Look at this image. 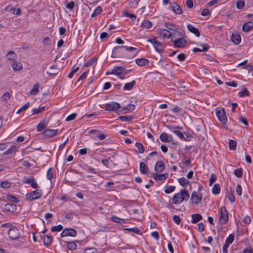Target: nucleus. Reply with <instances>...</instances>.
Instances as JSON below:
<instances>
[{
    "label": "nucleus",
    "instance_id": "obj_1",
    "mask_svg": "<svg viewBox=\"0 0 253 253\" xmlns=\"http://www.w3.org/2000/svg\"><path fill=\"white\" fill-rule=\"evenodd\" d=\"M124 49L126 51H132L136 50V48L126 45L117 46L113 49L111 56L113 58L124 57L125 55Z\"/></svg>",
    "mask_w": 253,
    "mask_h": 253
},
{
    "label": "nucleus",
    "instance_id": "obj_2",
    "mask_svg": "<svg viewBox=\"0 0 253 253\" xmlns=\"http://www.w3.org/2000/svg\"><path fill=\"white\" fill-rule=\"evenodd\" d=\"M42 195V190L37 189L32 191L30 192L27 193L26 195V198L27 199L32 201L35 200L40 198Z\"/></svg>",
    "mask_w": 253,
    "mask_h": 253
},
{
    "label": "nucleus",
    "instance_id": "obj_3",
    "mask_svg": "<svg viewBox=\"0 0 253 253\" xmlns=\"http://www.w3.org/2000/svg\"><path fill=\"white\" fill-rule=\"evenodd\" d=\"M215 113L219 121L223 124L226 125L227 122V118L223 108H217L215 109Z\"/></svg>",
    "mask_w": 253,
    "mask_h": 253
},
{
    "label": "nucleus",
    "instance_id": "obj_4",
    "mask_svg": "<svg viewBox=\"0 0 253 253\" xmlns=\"http://www.w3.org/2000/svg\"><path fill=\"white\" fill-rule=\"evenodd\" d=\"M228 220V212L225 207L222 206L220 208V214L219 216V221L222 224H225Z\"/></svg>",
    "mask_w": 253,
    "mask_h": 253
},
{
    "label": "nucleus",
    "instance_id": "obj_5",
    "mask_svg": "<svg viewBox=\"0 0 253 253\" xmlns=\"http://www.w3.org/2000/svg\"><path fill=\"white\" fill-rule=\"evenodd\" d=\"M19 230L15 227H11L8 231L7 234L10 240H16L19 238Z\"/></svg>",
    "mask_w": 253,
    "mask_h": 253
},
{
    "label": "nucleus",
    "instance_id": "obj_6",
    "mask_svg": "<svg viewBox=\"0 0 253 253\" xmlns=\"http://www.w3.org/2000/svg\"><path fill=\"white\" fill-rule=\"evenodd\" d=\"M77 235L76 231L73 228H65L61 233V237L67 236L75 237Z\"/></svg>",
    "mask_w": 253,
    "mask_h": 253
},
{
    "label": "nucleus",
    "instance_id": "obj_7",
    "mask_svg": "<svg viewBox=\"0 0 253 253\" xmlns=\"http://www.w3.org/2000/svg\"><path fill=\"white\" fill-rule=\"evenodd\" d=\"M120 108L121 106L119 103L112 102L106 105L105 110L108 111H116Z\"/></svg>",
    "mask_w": 253,
    "mask_h": 253
},
{
    "label": "nucleus",
    "instance_id": "obj_8",
    "mask_svg": "<svg viewBox=\"0 0 253 253\" xmlns=\"http://www.w3.org/2000/svg\"><path fill=\"white\" fill-rule=\"evenodd\" d=\"M24 183L30 184L31 187L33 188L36 189L38 187V184L35 182V179L33 176H31L26 179L25 177L23 180Z\"/></svg>",
    "mask_w": 253,
    "mask_h": 253
},
{
    "label": "nucleus",
    "instance_id": "obj_9",
    "mask_svg": "<svg viewBox=\"0 0 253 253\" xmlns=\"http://www.w3.org/2000/svg\"><path fill=\"white\" fill-rule=\"evenodd\" d=\"M173 44L176 47L182 48L187 44V41L183 38H179L173 41Z\"/></svg>",
    "mask_w": 253,
    "mask_h": 253
},
{
    "label": "nucleus",
    "instance_id": "obj_10",
    "mask_svg": "<svg viewBox=\"0 0 253 253\" xmlns=\"http://www.w3.org/2000/svg\"><path fill=\"white\" fill-rule=\"evenodd\" d=\"M126 71V69L122 66H115L111 71V73L117 76L120 75L123 73V71Z\"/></svg>",
    "mask_w": 253,
    "mask_h": 253
},
{
    "label": "nucleus",
    "instance_id": "obj_11",
    "mask_svg": "<svg viewBox=\"0 0 253 253\" xmlns=\"http://www.w3.org/2000/svg\"><path fill=\"white\" fill-rule=\"evenodd\" d=\"M164 163L161 161H158L155 164V170L157 172H162L165 169Z\"/></svg>",
    "mask_w": 253,
    "mask_h": 253
},
{
    "label": "nucleus",
    "instance_id": "obj_12",
    "mask_svg": "<svg viewBox=\"0 0 253 253\" xmlns=\"http://www.w3.org/2000/svg\"><path fill=\"white\" fill-rule=\"evenodd\" d=\"M201 199L202 195H197L195 192L192 193L191 200L193 203H195L196 205H197L201 202Z\"/></svg>",
    "mask_w": 253,
    "mask_h": 253
},
{
    "label": "nucleus",
    "instance_id": "obj_13",
    "mask_svg": "<svg viewBox=\"0 0 253 253\" xmlns=\"http://www.w3.org/2000/svg\"><path fill=\"white\" fill-rule=\"evenodd\" d=\"M58 132V129H46L43 132V135L47 137H51L55 135Z\"/></svg>",
    "mask_w": 253,
    "mask_h": 253
},
{
    "label": "nucleus",
    "instance_id": "obj_14",
    "mask_svg": "<svg viewBox=\"0 0 253 253\" xmlns=\"http://www.w3.org/2000/svg\"><path fill=\"white\" fill-rule=\"evenodd\" d=\"M139 170L141 173L147 174L149 172V168L143 162H140L139 165Z\"/></svg>",
    "mask_w": 253,
    "mask_h": 253
},
{
    "label": "nucleus",
    "instance_id": "obj_15",
    "mask_svg": "<svg viewBox=\"0 0 253 253\" xmlns=\"http://www.w3.org/2000/svg\"><path fill=\"white\" fill-rule=\"evenodd\" d=\"M187 28L190 32L194 34L196 37H200V33L199 32V30L197 28L193 26L191 24H188L187 25Z\"/></svg>",
    "mask_w": 253,
    "mask_h": 253
},
{
    "label": "nucleus",
    "instance_id": "obj_16",
    "mask_svg": "<svg viewBox=\"0 0 253 253\" xmlns=\"http://www.w3.org/2000/svg\"><path fill=\"white\" fill-rule=\"evenodd\" d=\"M168 176V173L165 174H157V173H153V177L154 179L156 180H160L163 181L165 180Z\"/></svg>",
    "mask_w": 253,
    "mask_h": 253
},
{
    "label": "nucleus",
    "instance_id": "obj_17",
    "mask_svg": "<svg viewBox=\"0 0 253 253\" xmlns=\"http://www.w3.org/2000/svg\"><path fill=\"white\" fill-rule=\"evenodd\" d=\"M172 137L169 136L167 133L163 132L160 136V139L162 142H169L171 141Z\"/></svg>",
    "mask_w": 253,
    "mask_h": 253
},
{
    "label": "nucleus",
    "instance_id": "obj_18",
    "mask_svg": "<svg viewBox=\"0 0 253 253\" xmlns=\"http://www.w3.org/2000/svg\"><path fill=\"white\" fill-rule=\"evenodd\" d=\"M4 210L7 211L13 212L16 210V206L14 204L7 203L4 205Z\"/></svg>",
    "mask_w": 253,
    "mask_h": 253
},
{
    "label": "nucleus",
    "instance_id": "obj_19",
    "mask_svg": "<svg viewBox=\"0 0 253 253\" xmlns=\"http://www.w3.org/2000/svg\"><path fill=\"white\" fill-rule=\"evenodd\" d=\"M43 244L45 246H48L51 244L52 241V237L48 235H44L43 236Z\"/></svg>",
    "mask_w": 253,
    "mask_h": 253
},
{
    "label": "nucleus",
    "instance_id": "obj_20",
    "mask_svg": "<svg viewBox=\"0 0 253 253\" xmlns=\"http://www.w3.org/2000/svg\"><path fill=\"white\" fill-rule=\"evenodd\" d=\"M171 10L176 14H181L182 12V9L180 6L177 4L176 3H174L172 5H171Z\"/></svg>",
    "mask_w": 253,
    "mask_h": 253
},
{
    "label": "nucleus",
    "instance_id": "obj_21",
    "mask_svg": "<svg viewBox=\"0 0 253 253\" xmlns=\"http://www.w3.org/2000/svg\"><path fill=\"white\" fill-rule=\"evenodd\" d=\"M253 28V23L249 21L245 23L242 26V29L244 32H249Z\"/></svg>",
    "mask_w": 253,
    "mask_h": 253
},
{
    "label": "nucleus",
    "instance_id": "obj_22",
    "mask_svg": "<svg viewBox=\"0 0 253 253\" xmlns=\"http://www.w3.org/2000/svg\"><path fill=\"white\" fill-rule=\"evenodd\" d=\"M135 63L139 66H143L149 63V60L146 58H138L135 59Z\"/></svg>",
    "mask_w": 253,
    "mask_h": 253
},
{
    "label": "nucleus",
    "instance_id": "obj_23",
    "mask_svg": "<svg viewBox=\"0 0 253 253\" xmlns=\"http://www.w3.org/2000/svg\"><path fill=\"white\" fill-rule=\"evenodd\" d=\"M7 59L10 61H14L17 57V55L12 50L9 51L6 54Z\"/></svg>",
    "mask_w": 253,
    "mask_h": 253
},
{
    "label": "nucleus",
    "instance_id": "obj_24",
    "mask_svg": "<svg viewBox=\"0 0 253 253\" xmlns=\"http://www.w3.org/2000/svg\"><path fill=\"white\" fill-rule=\"evenodd\" d=\"M192 220L191 222L193 224L197 223L203 218L201 214L197 213L193 214L192 215Z\"/></svg>",
    "mask_w": 253,
    "mask_h": 253
},
{
    "label": "nucleus",
    "instance_id": "obj_25",
    "mask_svg": "<svg viewBox=\"0 0 253 253\" xmlns=\"http://www.w3.org/2000/svg\"><path fill=\"white\" fill-rule=\"evenodd\" d=\"M135 106L134 104H128L126 106L122 108V111L125 113L131 112L134 110Z\"/></svg>",
    "mask_w": 253,
    "mask_h": 253
},
{
    "label": "nucleus",
    "instance_id": "obj_26",
    "mask_svg": "<svg viewBox=\"0 0 253 253\" xmlns=\"http://www.w3.org/2000/svg\"><path fill=\"white\" fill-rule=\"evenodd\" d=\"M245 68L246 70H243V71H240V72L241 74H242L243 75H246L249 73L251 71H253V66H252L251 64H247L246 66H245Z\"/></svg>",
    "mask_w": 253,
    "mask_h": 253
},
{
    "label": "nucleus",
    "instance_id": "obj_27",
    "mask_svg": "<svg viewBox=\"0 0 253 253\" xmlns=\"http://www.w3.org/2000/svg\"><path fill=\"white\" fill-rule=\"evenodd\" d=\"M160 35L163 38H169L171 35V33L168 30L162 29L160 31Z\"/></svg>",
    "mask_w": 253,
    "mask_h": 253
},
{
    "label": "nucleus",
    "instance_id": "obj_28",
    "mask_svg": "<svg viewBox=\"0 0 253 253\" xmlns=\"http://www.w3.org/2000/svg\"><path fill=\"white\" fill-rule=\"evenodd\" d=\"M135 84L136 82L135 81H132L130 83H126L124 85V89L125 90H130L135 85Z\"/></svg>",
    "mask_w": 253,
    "mask_h": 253
},
{
    "label": "nucleus",
    "instance_id": "obj_29",
    "mask_svg": "<svg viewBox=\"0 0 253 253\" xmlns=\"http://www.w3.org/2000/svg\"><path fill=\"white\" fill-rule=\"evenodd\" d=\"M12 67L13 70L17 71L21 70L22 69L23 66L20 62H14L12 64Z\"/></svg>",
    "mask_w": 253,
    "mask_h": 253
},
{
    "label": "nucleus",
    "instance_id": "obj_30",
    "mask_svg": "<svg viewBox=\"0 0 253 253\" xmlns=\"http://www.w3.org/2000/svg\"><path fill=\"white\" fill-rule=\"evenodd\" d=\"M111 220L114 222L117 223H125L126 222L125 220L121 218H119L118 216L115 215L112 216L110 218Z\"/></svg>",
    "mask_w": 253,
    "mask_h": 253
},
{
    "label": "nucleus",
    "instance_id": "obj_31",
    "mask_svg": "<svg viewBox=\"0 0 253 253\" xmlns=\"http://www.w3.org/2000/svg\"><path fill=\"white\" fill-rule=\"evenodd\" d=\"M250 95V92L247 90V88L246 87H244L242 90L238 92V95L241 97L244 96H249Z\"/></svg>",
    "mask_w": 253,
    "mask_h": 253
},
{
    "label": "nucleus",
    "instance_id": "obj_32",
    "mask_svg": "<svg viewBox=\"0 0 253 253\" xmlns=\"http://www.w3.org/2000/svg\"><path fill=\"white\" fill-rule=\"evenodd\" d=\"M56 65H53L50 67V69L51 70H53L54 71H52L50 72H47V73L49 76H51L53 75H56L58 73L59 71L58 69L56 68Z\"/></svg>",
    "mask_w": 253,
    "mask_h": 253
},
{
    "label": "nucleus",
    "instance_id": "obj_33",
    "mask_svg": "<svg viewBox=\"0 0 253 253\" xmlns=\"http://www.w3.org/2000/svg\"><path fill=\"white\" fill-rule=\"evenodd\" d=\"M46 125L47 123L45 120H43L42 122H40L37 126V130L38 131H42L45 129Z\"/></svg>",
    "mask_w": 253,
    "mask_h": 253
},
{
    "label": "nucleus",
    "instance_id": "obj_34",
    "mask_svg": "<svg viewBox=\"0 0 253 253\" xmlns=\"http://www.w3.org/2000/svg\"><path fill=\"white\" fill-rule=\"evenodd\" d=\"M39 86L40 85H39V84L38 83H36L34 85L32 89L30 91L31 94H33V95H36L37 93H38L39 92Z\"/></svg>",
    "mask_w": 253,
    "mask_h": 253
},
{
    "label": "nucleus",
    "instance_id": "obj_35",
    "mask_svg": "<svg viewBox=\"0 0 253 253\" xmlns=\"http://www.w3.org/2000/svg\"><path fill=\"white\" fill-rule=\"evenodd\" d=\"M67 246L69 250H74L76 249L77 245L75 241H70L67 242Z\"/></svg>",
    "mask_w": 253,
    "mask_h": 253
},
{
    "label": "nucleus",
    "instance_id": "obj_36",
    "mask_svg": "<svg viewBox=\"0 0 253 253\" xmlns=\"http://www.w3.org/2000/svg\"><path fill=\"white\" fill-rule=\"evenodd\" d=\"M142 27L149 29L152 27V23L148 20H144L141 24Z\"/></svg>",
    "mask_w": 253,
    "mask_h": 253
},
{
    "label": "nucleus",
    "instance_id": "obj_37",
    "mask_svg": "<svg viewBox=\"0 0 253 253\" xmlns=\"http://www.w3.org/2000/svg\"><path fill=\"white\" fill-rule=\"evenodd\" d=\"M153 46H154L155 50L159 53H161L164 50L162 48L161 43L157 40L156 44H154Z\"/></svg>",
    "mask_w": 253,
    "mask_h": 253
},
{
    "label": "nucleus",
    "instance_id": "obj_38",
    "mask_svg": "<svg viewBox=\"0 0 253 253\" xmlns=\"http://www.w3.org/2000/svg\"><path fill=\"white\" fill-rule=\"evenodd\" d=\"M178 182L179 184L182 186L183 187H185L186 185H188L189 184V181L187 180L184 177H181L178 179Z\"/></svg>",
    "mask_w": 253,
    "mask_h": 253
},
{
    "label": "nucleus",
    "instance_id": "obj_39",
    "mask_svg": "<svg viewBox=\"0 0 253 253\" xmlns=\"http://www.w3.org/2000/svg\"><path fill=\"white\" fill-rule=\"evenodd\" d=\"M220 191V187L218 184H215L212 188V192L213 194H218L219 193Z\"/></svg>",
    "mask_w": 253,
    "mask_h": 253
},
{
    "label": "nucleus",
    "instance_id": "obj_40",
    "mask_svg": "<svg viewBox=\"0 0 253 253\" xmlns=\"http://www.w3.org/2000/svg\"><path fill=\"white\" fill-rule=\"evenodd\" d=\"M135 145L138 148V151L139 153H143L145 151L144 147L141 143L137 142Z\"/></svg>",
    "mask_w": 253,
    "mask_h": 253
},
{
    "label": "nucleus",
    "instance_id": "obj_41",
    "mask_svg": "<svg viewBox=\"0 0 253 253\" xmlns=\"http://www.w3.org/2000/svg\"><path fill=\"white\" fill-rule=\"evenodd\" d=\"M102 7L100 6H97L95 10H94L93 12L91 14V17H95L97 16L98 15L100 14L101 12H102Z\"/></svg>",
    "mask_w": 253,
    "mask_h": 253
},
{
    "label": "nucleus",
    "instance_id": "obj_42",
    "mask_svg": "<svg viewBox=\"0 0 253 253\" xmlns=\"http://www.w3.org/2000/svg\"><path fill=\"white\" fill-rule=\"evenodd\" d=\"M248 62V60H245L242 62H240L238 63V68H240V71L246 70L245 68V66L247 65V64Z\"/></svg>",
    "mask_w": 253,
    "mask_h": 253
},
{
    "label": "nucleus",
    "instance_id": "obj_43",
    "mask_svg": "<svg viewBox=\"0 0 253 253\" xmlns=\"http://www.w3.org/2000/svg\"><path fill=\"white\" fill-rule=\"evenodd\" d=\"M165 27L169 30L175 31L177 30L176 26L172 23L168 22L165 24Z\"/></svg>",
    "mask_w": 253,
    "mask_h": 253
},
{
    "label": "nucleus",
    "instance_id": "obj_44",
    "mask_svg": "<svg viewBox=\"0 0 253 253\" xmlns=\"http://www.w3.org/2000/svg\"><path fill=\"white\" fill-rule=\"evenodd\" d=\"M119 119L123 122H129L132 119L133 117L131 116H119Z\"/></svg>",
    "mask_w": 253,
    "mask_h": 253
},
{
    "label": "nucleus",
    "instance_id": "obj_45",
    "mask_svg": "<svg viewBox=\"0 0 253 253\" xmlns=\"http://www.w3.org/2000/svg\"><path fill=\"white\" fill-rule=\"evenodd\" d=\"M97 58L96 57H94L92 59H91L87 63L84 65V67H89L91 66L93 64L97 61Z\"/></svg>",
    "mask_w": 253,
    "mask_h": 253
},
{
    "label": "nucleus",
    "instance_id": "obj_46",
    "mask_svg": "<svg viewBox=\"0 0 253 253\" xmlns=\"http://www.w3.org/2000/svg\"><path fill=\"white\" fill-rule=\"evenodd\" d=\"M229 146L231 150H235L237 146V142L234 140H229Z\"/></svg>",
    "mask_w": 253,
    "mask_h": 253
},
{
    "label": "nucleus",
    "instance_id": "obj_47",
    "mask_svg": "<svg viewBox=\"0 0 253 253\" xmlns=\"http://www.w3.org/2000/svg\"><path fill=\"white\" fill-rule=\"evenodd\" d=\"M180 194L179 193H176L174 195L172 201L174 204H179V201L180 200Z\"/></svg>",
    "mask_w": 253,
    "mask_h": 253
},
{
    "label": "nucleus",
    "instance_id": "obj_48",
    "mask_svg": "<svg viewBox=\"0 0 253 253\" xmlns=\"http://www.w3.org/2000/svg\"><path fill=\"white\" fill-rule=\"evenodd\" d=\"M125 230L132 232L138 235H140L142 234L140 229L137 227L126 228Z\"/></svg>",
    "mask_w": 253,
    "mask_h": 253
},
{
    "label": "nucleus",
    "instance_id": "obj_49",
    "mask_svg": "<svg viewBox=\"0 0 253 253\" xmlns=\"http://www.w3.org/2000/svg\"><path fill=\"white\" fill-rule=\"evenodd\" d=\"M54 172L52 168H49L47 171V178L49 180H51L53 178Z\"/></svg>",
    "mask_w": 253,
    "mask_h": 253
},
{
    "label": "nucleus",
    "instance_id": "obj_50",
    "mask_svg": "<svg viewBox=\"0 0 253 253\" xmlns=\"http://www.w3.org/2000/svg\"><path fill=\"white\" fill-rule=\"evenodd\" d=\"M180 194L181 195L182 197H184V198L186 199V201L188 200L189 198V194L188 192L185 189L181 190Z\"/></svg>",
    "mask_w": 253,
    "mask_h": 253
},
{
    "label": "nucleus",
    "instance_id": "obj_51",
    "mask_svg": "<svg viewBox=\"0 0 253 253\" xmlns=\"http://www.w3.org/2000/svg\"><path fill=\"white\" fill-rule=\"evenodd\" d=\"M234 240V235L233 234H230L229 236L226 238L225 243L229 245L233 242Z\"/></svg>",
    "mask_w": 253,
    "mask_h": 253
},
{
    "label": "nucleus",
    "instance_id": "obj_52",
    "mask_svg": "<svg viewBox=\"0 0 253 253\" xmlns=\"http://www.w3.org/2000/svg\"><path fill=\"white\" fill-rule=\"evenodd\" d=\"M63 226L59 224L57 226H53L51 228V231L52 232H58L60 231L63 229Z\"/></svg>",
    "mask_w": 253,
    "mask_h": 253
},
{
    "label": "nucleus",
    "instance_id": "obj_53",
    "mask_svg": "<svg viewBox=\"0 0 253 253\" xmlns=\"http://www.w3.org/2000/svg\"><path fill=\"white\" fill-rule=\"evenodd\" d=\"M16 151V147L14 146H12L11 147H10L9 149H8L6 151H5L3 153V155H9V154H10L12 153V152H15Z\"/></svg>",
    "mask_w": 253,
    "mask_h": 253
},
{
    "label": "nucleus",
    "instance_id": "obj_54",
    "mask_svg": "<svg viewBox=\"0 0 253 253\" xmlns=\"http://www.w3.org/2000/svg\"><path fill=\"white\" fill-rule=\"evenodd\" d=\"M7 198L9 201L15 203H18L19 201V199L17 197L10 194L7 196Z\"/></svg>",
    "mask_w": 253,
    "mask_h": 253
},
{
    "label": "nucleus",
    "instance_id": "obj_55",
    "mask_svg": "<svg viewBox=\"0 0 253 253\" xmlns=\"http://www.w3.org/2000/svg\"><path fill=\"white\" fill-rule=\"evenodd\" d=\"M172 132L176 135L180 139L186 140V139L184 137L183 134L179 130H172Z\"/></svg>",
    "mask_w": 253,
    "mask_h": 253
},
{
    "label": "nucleus",
    "instance_id": "obj_56",
    "mask_svg": "<svg viewBox=\"0 0 253 253\" xmlns=\"http://www.w3.org/2000/svg\"><path fill=\"white\" fill-rule=\"evenodd\" d=\"M175 187L174 186H169L165 189V192L169 194L174 191Z\"/></svg>",
    "mask_w": 253,
    "mask_h": 253
},
{
    "label": "nucleus",
    "instance_id": "obj_57",
    "mask_svg": "<svg viewBox=\"0 0 253 253\" xmlns=\"http://www.w3.org/2000/svg\"><path fill=\"white\" fill-rule=\"evenodd\" d=\"M79 69V68L78 67H75V66H73L72 68V71L70 73V74L68 75V77L69 78H72L74 74L76 73Z\"/></svg>",
    "mask_w": 253,
    "mask_h": 253
},
{
    "label": "nucleus",
    "instance_id": "obj_58",
    "mask_svg": "<svg viewBox=\"0 0 253 253\" xmlns=\"http://www.w3.org/2000/svg\"><path fill=\"white\" fill-rule=\"evenodd\" d=\"M30 105V102H27L23 106H22L17 111V114L20 113L21 112H22L25 110H26Z\"/></svg>",
    "mask_w": 253,
    "mask_h": 253
},
{
    "label": "nucleus",
    "instance_id": "obj_59",
    "mask_svg": "<svg viewBox=\"0 0 253 253\" xmlns=\"http://www.w3.org/2000/svg\"><path fill=\"white\" fill-rule=\"evenodd\" d=\"M75 7V3L73 1H71L68 3L66 5V8L70 10H73Z\"/></svg>",
    "mask_w": 253,
    "mask_h": 253
},
{
    "label": "nucleus",
    "instance_id": "obj_60",
    "mask_svg": "<svg viewBox=\"0 0 253 253\" xmlns=\"http://www.w3.org/2000/svg\"><path fill=\"white\" fill-rule=\"evenodd\" d=\"M84 253H97L96 249L90 248H86L84 250Z\"/></svg>",
    "mask_w": 253,
    "mask_h": 253
},
{
    "label": "nucleus",
    "instance_id": "obj_61",
    "mask_svg": "<svg viewBox=\"0 0 253 253\" xmlns=\"http://www.w3.org/2000/svg\"><path fill=\"white\" fill-rule=\"evenodd\" d=\"M0 186L3 188H7L10 186V183L6 181H3L1 182Z\"/></svg>",
    "mask_w": 253,
    "mask_h": 253
},
{
    "label": "nucleus",
    "instance_id": "obj_62",
    "mask_svg": "<svg viewBox=\"0 0 253 253\" xmlns=\"http://www.w3.org/2000/svg\"><path fill=\"white\" fill-rule=\"evenodd\" d=\"M216 177L214 174H211L210 176L209 185L211 186L216 180Z\"/></svg>",
    "mask_w": 253,
    "mask_h": 253
},
{
    "label": "nucleus",
    "instance_id": "obj_63",
    "mask_svg": "<svg viewBox=\"0 0 253 253\" xmlns=\"http://www.w3.org/2000/svg\"><path fill=\"white\" fill-rule=\"evenodd\" d=\"M77 117V114L76 113H73L70 115H69L66 118V121L69 122L72 121L74 120L76 117Z\"/></svg>",
    "mask_w": 253,
    "mask_h": 253
},
{
    "label": "nucleus",
    "instance_id": "obj_64",
    "mask_svg": "<svg viewBox=\"0 0 253 253\" xmlns=\"http://www.w3.org/2000/svg\"><path fill=\"white\" fill-rule=\"evenodd\" d=\"M229 106H231V111L233 113L235 112L236 108L237 107V103H231L230 101L228 102Z\"/></svg>",
    "mask_w": 253,
    "mask_h": 253
}]
</instances>
